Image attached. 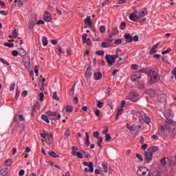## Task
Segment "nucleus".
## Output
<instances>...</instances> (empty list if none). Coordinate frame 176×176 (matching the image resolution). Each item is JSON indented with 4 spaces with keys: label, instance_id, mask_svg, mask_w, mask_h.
Segmentation results:
<instances>
[{
    "label": "nucleus",
    "instance_id": "nucleus-1",
    "mask_svg": "<svg viewBox=\"0 0 176 176\" xmlns=\"http://www.w3.org/2000/svg\"><path fill=\"white\" fill-rule=\"evenodd\" d=\"M164 120L168 124H174L175 122L173 120L174 115L173 114V111L170 109L164 110Z\"/></svg>",
    "mask_w": 176,
    "mask_h": 176
},
{
    "label": "nucleus",
    "instance_id": "nucleus-2",
    "mask_svg": "<svg viewBox=\"0 0 176 176\" xmlns=\"http://www.w3.org/2000/svg\"><path fill=\"white\" fill-rule=\"evenodd\" d=\"M160 130L162 133H166V131H169V135H171V134H175L176 133V122H174V124H171L170 126H161Z\"/></svg>",
    "mask_w": 176,
    "mask_h": 176
},
{
    "label": "nucleus",
    "instance_id": "nucleus-3",
    "mask_svg": "<svg viewBox=\"0 0 176 176\" xmlns=\"http://www.w3.org/2000/svg\"><path fill=\"white\" fill-rule=\"evenodd\" d=\"M46 115H47V116H49V119L50 120H58V119H60L61 118V115H60V113H58V112L57 111H47Z\"/></svg>",
    "mask_w": 176,
    "mask_h": 176
},
{
    "label": "nucleus",
    "instance_id": "nucleus-4",
    "mask_svg": "<svg viewBox=\"0 0 176 176\" xmlns=\"http://www.w3.org/2000/svg\"><path fill=\"white\" fill-rule=\"evenodd\" d=\"M105 60H107V63L108 64V67H112L113 64H115V58L112 56V55L107 54L105 56Z\"/></svg>",
    "mask_w": 176,
    "mask_h": 176
},
{
    "label": "nucleus",
    "instance_id": "nucleus-5",
    "mask_svg": "<svg viewBox=\"0 0 176 176\" xmlns=\"http://www.w3.org/2000/svg\"><path fill=\"white\" fill-rule=\"evenodd\" d=\"M129 100L133 102H137L140 100V94L135 91H133L129 94Z\"/></svg>",
    "mask_w": 176,
    "mask_h": 176
},
{
    "label": "nucleus",
    "instance_id": "nucleus-6",
    "mask_svg": "<svg viewBox=\"0 0 176 176\" xmlns=\"http://www.w3.org/2000/svg\"><path fill=\"white\" fill-rule=\"evenodd\" d=\"M144 156L145 160L147 164L151 163L152 162V159L153 158V154L148 151V150L146 151H144Z\"/></svg>",
    "mask_w": 176,
    "mask_h": 176
},
{
    "label": "nucleus",
    "instance_id": "nucleus-7",
    "mask_svg": "<svg viewBox=\"0 0 176 176\" xmlns=\"http://www.w3.org/2000/svg\"><path fill=\"white\" fill-rule=\"evenodd\" d=\"M82 164L84 166H87V167H89V173H93L94 171V164H93V162H83Z\"/></svg>",
    "mask_w": 176,
    "mask_h": 176
},
{
    "label": "nucleus",
    "instance_id": "nucleus-8",
    "mask_svg": "<svg viewBox=\"0 0 176 176\" xmlns=\"http://www.w3.org/2000/svg\"><path fill=\"white\" fill-rule=\"evenodd\" d=\"M23 63L25 65V68L28 69V68L31 67V61L30 60V57L25 56L23 58Z\"/></svg>",
    "mask_w": 176,
    "mask_h": 176
},
{
    "label": "nucleus",
    "instance_id": "nucleus-9",
    "mask_svg": "<svg viewBox=\"0 0 176 176\" xmlns=\"http://www.w3.org/2000/svg\"><path fill=\"white\" fill-rule=\"evenodd\" d=\"M82 38L83 43H86L87 46H90V45H91V40H90V38H87V34H84Z\"/></svg>",
    "mask_w": 176,
    "mask_h": 176
},
{
    "label": "nucleus",
    "instance_id": "nucleus-10",
    "mask_svg": "<svg viewBox=\"0 0 176 176\" xmlns=\"http://www.w3.org/2000/svg\"><path fill=\"white\" fill-rule=\"evenodd\" d=\"M124 38L126 40V43H131L133 42V36L130 33H125Z\"/></svg>",
    "mask_w": 176,
    "mask_h": 176
},
{
    "label": "nucleus",
    "instance_id": "nucleus-11",
    "mask_svg": "<svg viewBox=\"0 0 176 176\" xmlns=\"http://www.w3.org/2000/svg\"><path fill=\"white\" fill-rule=\"evenodd\" d=\"M52 14H50V12H46L44 14V21L46 23H50V21H52Z\"/></svg>",
    "mask_w": 176,
    "mask_h": 176
},
{
    "label": "nucleus",
    "instance_id": "nucleus-12",
    "mask_svg": "<svg viewBox=\"0 0 176 176\" xmlns=\"http://www.w3.org/2000/svg\"><path fill=\"white\" fill-rule=\"evenodd\" d=\"M141 76H142V74L140 73H136L135 74H133L131 77V80L132 82H135V80H138V79H141Z\"/></svg>",
    "mask_w": 176,
    "mask_h": 176
},
{
    "label": "nucleus",
    "instance_id": "nucleus-13",
    "mask_svg": "<svg viewBox=\"0 0 176 176\" xmlns=\"http://www.w3.org/2000/svg\"><path fill=\"white\" fill-rule=\"evenodd\" d=\"M150 82L151 85H153V83H157L159 82V74L157 73V74L154 75L153 77H151Z\"/></svg>",
    "mask_w": 176,
    "mask_h": 176
},
{
    "label": "nucleus",
    "instance_id": "nucleus-14",
    "mask_svg": "<svg viewBox=\"0 0 176 176\" xmlns=\"http://www.w3.org/2000/svg\"><path fill=\"white\" fill-rule=\"evenodd\" d=\"M146 14H148V10H146V8L140 10L138 13V17H144L146 16Z\"/></svg>",
    "mask_w": 176,
    "mask_h": 176
},
{
    "label": "nucleus",
    "instance_id": "nucleus-15",
    "mask_svg": "<svg viewBox=\"0 0 176 176\" xmlns=\"http://www.w3.org/2000/svg\"><path fill=\"white\" fill-rule=\"evenodd\" d=\"M147 150L148 152H151L153 155V153H155V152H157V151H159V146H151Z\"/></svg>",
    "mask_w": 176,
    "mask_h": 176
},
{
    "label": "nucleus",
    "instance_id": "nucleus-16",
    "mask_svg": "<svg viewBox=\"0 0 176 176\" xmlns=\"http://www.w3.org/2000/svg\"><path fill=\"white\" fill-rule=\"evenodd\" d=\"M85 75V78H91V75H93V73H91V67L88 66Z\"/></svg>",
    "mask_w": 176,
    "mask_h": 176
},
{
    "label": "nucleus",
    "instance_id": "nucleus-17",
    "mask_svg": "<svg viewBox=\"0 0 176 176\" xmlns=\"http://www.w3.org/2000/svg\"><path fill=\"white\" fill-rule=\"evenodd\" d=\"M94 78L95 80H100L102 79V74L101 72H96L94 74Z\"/></svg>",
    "mask_w": 176,
    "mask_h": 176
},
{
    "label": "nucleus",
    "instance_id": "nucleus-18",
    "mask_svg": "<svg viewBox=\"0 0 176 176\" xmlns=\"http://www.w3.org/2000/svg\"><path fill=\"white\" fill-rule=\"evenodd\" d=\"M85 24L87 25H89V27L93 26V23H91V16H88L87 18L84 20Z\"/></svg>",
    "mask_w": 176,
    "mask_h": 176
},
{
    "label": "nucleus",
    "instance_id": "nucleus-19",
    "mask_svg": "<svg viewBox=\"0 0 176 176\" xmlns=\"http://www.w3.org/2000/svg\"><path fill=\"white\" fill-rule=\"evenodd\" d=\"M146 168H147L146 166H139L137 171V175L140 176L143 173V172L146 170Z\"/></svg>",
    "mask_w": 176,
    "mask_h": 176
},
{
    "label": "nucleus",
    "instance_id": "nucleus-20",
    "mask_svg": "<svg viewBox=\"0 0 176 176\" xmlns=\"http://www.w3.org/2000/svg\"><path fill=\"white\" fill-rule=\"evenodd\" d=\"M158 101L159 102H161L162 104L166 102V101H167V99L166 98V95L161 94L158 98Z\"/></svg>",
    "mask_w": 176,
    "mask_h": 176
},
{
    "label": "nucleus",
    "instance_id": "nucleus-21",
    "mask_svg": "<svg viewBox=\"0 0 176 176\" xmlns=\"http://www.w3.org/2000/svg\"><path fill=\"white\" fill-rule=\"evenodd\" d=\"M129 19L132 21H137V19H140V17L138 16V14H134V13H131L129 15Z\"/></svg>",
    "mask_w": 176,
    "mask_h": 176
},
{
    "label": "nucleus",
    "instance_id": "nucleus-22",
    "mask_svg": "<svg viewBox=\"0 0 176 176\" xmlns=\"http://www.w3.org/2000/svg\"><path fill=\"white\" fill-rule=\"evenodd\" d=\"M126 58H127V56H126V54H122L120 55V58L118 61L119 63H122V64H123V63H124L126 61Z\"/></svg>",
    "mask_w": 176,
    "mask_h": 176
},
{
    "label": "nucleus",
    "instance_id": "nucleus-23",
    "mask_svg": "<svg viewBox=\"0 0 176 176\" xmlns=\"http://www.w3.org/2000/svg\"><path fill=\"white\" fill-rule=\"evenodd\" d=\"M86 140L85 142V145H87V146H90V136L89 135V133H85Z\"/></svg>",
    "mask_w": 176,
    "mask_h": 176
},
{
    "label": "nucleus",
    "instance_id": "nucleus-24",
    "mask_svg": "<svg viewBox=\"0 0 176 176\" xmlns=\"http://www.w3.org/2000/svg\"><path fill=\"white\" fill-rule=\"evenodd\" d=\"M41 108V103H39V102H36L32 107V111H36V109H40Z\"/></svg>",
    "mask_w": 176,
    "mask_h": 176
},
{
    "label": "nucleus",
    "instance_id": "nucleus-25",
    "mask_svg": "<svg viewBox=\"0 0 176 176\" xmlns=\"http://www.w3.org/2000/svg\"><path fill=\"white\" fill-rule=\"evenodd\" d=\"M140 176H152L151 170L147 168Z\"/></svg>",
    "mask_w": 176,
    "mask_h": 176
},
{
    "label": "nucleus",
    "instance_id": "nucleus-26",
    "mask_svg": "<svg viewBox=\"0 0 176 176\" xmlns=\"http://www.w3.org/2000/svg\"><path fill=\"white\" fill-rule=\"evenodd\" d=\"M49 156H51V157H60V155H57L56 152L53 151H48Z\"/></svg>",
    "mask_w": 176,
    "mask_h": 176
},
{
    "label": "nucleus",
    "instance_id": "nucleus-27",
    "mask_svg": "<svg viewBox=\"0 0 176 176\" xmlns=\"http://www.w3.org/2000/svg\"><path fill=\"white\" fill-rule=\"evenodd\" d=\"M146 93H148V94H149L150 97H151L152 98H155V91H153V89H148L147 90Z\"/></svg>",
    "mask_w": 176,
    "mask_h": 176
},
{
    "label": "nucleus",
    "instance_id": "nucleus-28",
    "mask_svg": "<svg viewBox=\"0 0 176 176\" xmlns=\"http://www.w3.org/2000/svg\"><path fill=\"white\" fill-rule=\"evenodd\" d=\"M27 52L24 50V49L21 48L19 52V55L21 56V57H24V56H26Z\"/></svg>",
    "mask_w": 176,
    "mask_h": 176
},
{
    "label": "nucleus",
    "instance_id": "nucleus-29",
    "mask_svg": "<svg viewBox=\"0 0 176 176\" xmlns=\"http://www.w3.org/2000/svg\"><path fill=\"white\" fill-rule=\"evenodd\" d=\"M17 36H19V33H17V30H14V31L12 32V34L9 36V38H17Z\"/></svg>",
    "mask_w": 176,
    "mask_h": 176
},
{
    "label": "nucleus",
    "instance_id": "nucleus-30",
    "mask_svg": "<svg viewBox=\"0 0 176 176\" xmlns=\"http://www.w3.org/2000/svg\"><path fill=\"white\" fill-rule=\"evenodd\" d=\"M41 119H42V120L45 122V123H50V120H49L50 118H47V116H46L45 114L42 115Z\"/></svg>",
    "mask_w": 176,
    "mask_h": 176
},
{
    "label": "nucleus",
    "instance_id": "nucleus-31",
    "mask_svg": "<svg viewBox=\"0 0 176 176\" xmlns=\"http://www.w3.org/2000/svg\"><path fill=\"white\" fill-rule=\"evenodd\" d=\"M8 173H9V168H4L1 170V174L3 176L7 175Z\"/></svg>",
    "mask_w": 176,
    "mask_h": 176
},
{
    "label": "nucleus",
    "instance_id": "nucleus-32",
    "mask_svg": "<svg viewBox=\"0 0 176 176\" xmlns=\"http://www.w3.org/2000/svg\"><path fill=\"white\" fill-rule=\"evenodd\" d=\"M72 149V155L73 156H76V153H78V147L73 146Z\"/></svg>",
    "mask_w": 176,
    "mask_h": 176
},
{
    "label": "nucleus",
    "instance_id": "nucleus-33",
    "mask_svg": "<svg viewBox=\"0 0 176 176\" xmlns=\"http://www.w3.org/2000/svg\"><path fill=\"white\" fill-rule=\"evenodd\" d=\"M112 34H110L109 36V38L107 39V43L109 46H112V42H113V40L112 39Z\"/></svg>",
    "mask_w": 176,
    "mask_h": 176
},
{
    "label": "nucleus",
    "instance_id": "nucleus-34",
    "mask_svg": "<svg viewBox=\"0 0 176 176\" xmlns=\"http://www.w3.org/2000/svg\"><path fill=\"white\" fill-rule=\"evenodd\" d=\"M42 138H46L49 135V133L45 130L43 131V133L40 134Z\"/></svg>",
    "mask_w": 176,
    "mask_h": 176
},
{
    "label": "nucleus",
    "instance_id": "nucleus-35",
    "mask_svg": "<svg viewBox=\"0 0 176 176\" xmlns=\"http://www.w3.org/2000/svg\"><path fill=\"white\" fill-rule=\"evenodd\" d=\"M35 25V21H34L33 20H32L28 25V30H32V28H34Z\"/></svg>",
    "mask_w": 176,
    "mask_h": 176
},
{
    "label": "nucleus",
    "instance_id": "nucleus-36",
    "mask_svg": "<svg viewBox=\"0 0 176 176\" xmlns=\"http://www.w3.org/2000/svg\"><path fill=\"white\" fill-rule=\"evenodd\" d=\"M103 166V170L104 173H108V163L107 162H103L102 163Z\"/></svg>",
    "mask_w": 176,
    "mask_h": 176
},
{
    "label": "nucleus",
    "instance_id": "nucleus-37",
    "mask_svg": "<svg viewBox=\"0 0 176 176\" xmlns=\"http://www.w3.org/2000/svg\"><path fill=\"white\" fill-rule=\"evenodd\" d=\"M42 42L43 46H47L48 41L47 38L46 36H43Z\"/></svg>",
    "mask_w": 176,
    "mask_h": 176
},
{
    "label": "nucleus",
    "instance_id": "nucleus-38",
    "mask_svg": "<svg viewBox=\"0 0 176 176\" xmlns=\"http://www.w3.org/2000/svg\"><path fill=\"white\" fill-rule=\"evenodd\" d=\"M74 111V107L70 106V105H67L66 106V112H72Z\"/></svg>",
    "mask_w": 176,
    "mask_h": 176
},
{
    "label": "nucleus",
    "instance_id": "nucleus-39",
    "mask_svg": "<svg viewBox=\"0 0 176 176\" xmlns=\"http://www.w3.org/2000/svg\"><path fill=\"white\" fill-rule=\"evenodd\" d=\"M53 100H56V101H59L60 98L57 96V91H54L52 96Z\"/></svg>",
    "mask_w": 176,
    "mask_h": 176
},
{
    "label": "nucleus",
    "instance_id": "nucleus-40",
    "mask_svg": "<svg viewBox=\"0 0 176 176\" xmlns=\"http://www.w3.org/2000/svg\"><path fill=\"white\" fill-rule=\"evenodd\" d=\"M126 127H127L128 130H130L131 131H135V124L130 126V124H127Z\"/></svg>",
    "mask_w": 176,
    "mask_h": 176
},
{
    "label": "nucleus",
    "instance_id": "nucleus-41",
    "mask_svg": "<svg viewBox=\"0 0 176 176\" xmlns=\"http://www.w3.org/2000/svg\"><path fill=\"white\" fill-rule=\"evenodd\" d=\"M157 74V72H156L155 70H150L148 72V75H149L150 78L155 76V75H156Z\"/></svg>",
    "mask_w": 176,
    "mask_h": 176
},
{
    "label": "nucleus",
    "instance_id": "nucleus-42",
    "mask_svg": "<svg viewBox=\"0 0 176 176\" xmlns=\"http://www.w3.org/2000/svg\"><path fill=\"white\" fill-rule=\"evenodd\" d=\"M4 46H6L7 47H14V44L13 43H4Z\"/></svg>",
    "mask_w": 176,
    "mask_h": 176
},
{
    "label": "nucleus",
    "instance_id": "nucleus-43",
    "mask_svg": "<svg viewBox=\"0 0 176 176\" xmlns=\"http://www.w3.org/2000/svg\"><path fill=\"white\" fill-rule=\"evenodd\" d=\"M94 112L96 116H97L98 118H100V115L101 113V111H100V109H94Z\"/></svg>",
    "mask_w": 176,
    "mask_h": 176
},
{
    "label": "nucleus",
    "instance_id": "nucleus-44",
    "mask_svg": "<svg viewBox=\"0 0 176 176\" xmlns=\"http://www.w3.org/2000/svg\"><path fill=\"white\" fill-rule=\"evenodd\" d=\"M6 166H12L13 161H12V159H8L6 162Z\"/></svg>",
    "mask_w": 176,
    "mask_h": 176
},
{
    "label": "nucleus",
    "instance_id": "nucleus-45",
    "mask_svg": "<svg viewBox=\"0 0 176 176\" xmlns=\"http://www.w3.org/2000/svg\"><path fill=\"white\" fill-rule=\"evenodd\" d=\"M102 144V138L100 137L97 141V145L98 146H99V148H101Z\"/></svg>",
    "mask_w": 176,
    "mask_h": 176
},
{
    "label": "nucleus",
    "instance_id": "nucleus-46",
    "mask_svg": "<svg viewBox=\"0 0 176 176\" xmlns=\"http://www.w3.org/2000/svg\"><path fill=\"white\" fill-rule=\"evenodd\" d=\"M132 113H133V115L135 116H138V118L142 116V113L140 111H132Z\"/></svg>",
    "mask_w": 176,
    "mask_h": 176
},
{
    "label": "nucleus",
    "instance_id": "nucleus-47",
    "mask_svg": "<svg viewBox=\"0 0 176 176\" xmlns=\"http://www.w3.org/2000/svg\"><path fill=\"white\" fill-rule=\"evenodd\" d=\"M81 152L82 153L86 159H89V157L90 156V154L89 153L86 152V151L85 150H81Z\"/></svg>",
    "mask_w": 176,
    "mask_h": 176
},
{
    "label": "nucleus",
    "instance_id": "nucleus-48",
    "mask_svg": "<svg viewBox=\"0 0 176 176\" xmlns=\"http://www.w3.org/2000/svg\"><path fill=\"white\" fill-rule=\"evenodd\" d=\"M47 141L48 144H52V141H53V135L50 134L47 135Z\"/></svg>",
    "mask_w": 176,
    "mask_h": 176
},
{
    "label": "nucleus",
    "instance_id": "nucleus-49",
    "mask_svg": "<svg viewBox=\"0 0 176 176\" xmlns=\"http://www.w3.org/2000/svg\"><path fill=\"white\" fill-rule=\"evenodd\" d=\"M119 32V30H118V28H115L113 29L111 35L113 36V35H116V34H118Z\"/></svg>",
    "mask_w": 176,
    "mask_h": 176
},
{
    "label": "nucleus",
    "instance_id": "nucleus-50",
    "mask_svg": "<svg viewBox=\"0 0 176 176\" xmlns=\"http://www.w3.org/2000/svg\"><path fill=\"white\" fill-rule=\"evenodd\" d=\"M112 140V137L111 136V134L107 133L105 135V141H111Z\"/></svg>",
    "mask_w": 176,
    "mask_h": 176
},
{
    "label": "nucleus",
    "instance_id": "nucleus-51",
    "mask_svg": "<svg viewBox=\"0 0 176 176\" xmlns=\"http://www.w3.org/2000/svg\"><path fill=\"white\" fill-rule=\"evenodd\" d=\"M120 30H126V22L122 21L120 25Z\"/></svg>",
    "mask_w": 176,
    "mask_h": 176
},
{
    "label": "nucleus",
    "instance_id": "nucleus-52",
    "mask_svg": "<svg viewBox=\"0 0 176 176\" xmlns=\"http://www.w3.org/2000/svg\"><path fill=\"white\" fill-rule=\"evenodd\" d=\"M135 131H136V133H140L141 131V125L136 126L135 124Z\"/></svg>",
    "mask_w": 176,
    "mask_h": 176
},
{
    "label": "nucleus",
    "instance_id": "nucleus-53",
    "mask_svg": "<svg viewBox=\"0 0 176 176\" xmlns=\"http://www.w3.org/2000/svg\"><path fill=\"white\" fill-rule=\"evenodd\" d=\"M160 163L162 164V166H166L167 164V162L166 161V157H163L160 160Z\"/></svg>",
    "mask_w": 176,
    "mask_h": 176
},
{
    "label": "nucleus",
    "instance_id": "nucleus-54",
    "mask_svg": "<svg viewBox=\"0 0 176 176\" xmlns=\"http://www.w3.org/2000/svg\"><path fill=\"white\" fill-rule=\"evenodd\" d=\"M97 107L98 108H102V107H104V102H101L100 100H98L97 102Z\"/></svg>",
    "mask_w": 176,
    "mask_h": 176
},
{
    "label": "nucleus",
    "instance_id": "nucleus-55",
    "mask_svg": "<svg viewBox=\"0 0 176 176\" xmlns=\"http://www.w3.org/2000/svg\"><path fill=\"white\" fill-rule=\"evenodd\" d=\"M76 156H77L78 159H83V154L82 152H77Z\"/></svg>",
    "mask_w": 176,
    "mask_h": 176
},
{
    "label": "nucleus",
    "instance_id": "nucleus-56",
    "mask_svg": "<svg viewBox=\"0 0 176 176\" xmlns=\"http://www.w3.org/2000/svg\"><path fill=\"white\" fill-rule=\"evenodd\" d=\"M96 54H97V56H104V50L96 51Z\"/></svg>",
    "mask_w": 176,
    "mask_h": 176
},
{
    "label": "nucleus",
    "instance_id": "nucleus-57",
    "mask_svg": "<svg viewBox=\"0 0 176 176\" xmlns=\"http://www.w3.org/2000/svg\"><path fill=\"white\" fill-rule=\"evenodd\" d=\"M144 122L146 124H149L151 123V118L148 116H144Z\"/></svg>",
    "mask_w": 176,
    "mask_h": 176
},
{
    "label": "nucleus",
    "instance_id": "nucleus-58",
    "mask_svg": "<svg viewBox=\"0 0 176 176\" xmlns=\"http://www.w3.org/2000/svg\"><path fill=\"white\" fill-rule=\"evenodd\" d=\"M56 49L58 51L59 54H64V51H63V48H61V47L58 46L56 47Z\"/></svg>",
    "mask_w": 176,
    "mask_h": 176
},
{
    "label": "nucleus",
    "instance_id": "nucleus-59",
    "mask_svg": "<svg viewBox=\"0 0 176 176\" xmlns=\"http://www.w3.org/2000/svg\"><path fill=\"white\" fill-rule=\"evenodd\" d=\"M0 14H2V16H8V10H1L0 11Z\"/></svg>",
    "mask_w": 176,
    "mask_h": 176
},
{
    "label": "nucleus",
    "instance_id": "nucleus-60",
    "mask_svg": "<svg viewBox=\"0 0 176 176\" xmlns=\"http://www.w3.org/2000/svg\"><path fill=\"white\" fill-rule=\"evenodd\" d=\"M93 136L94 137V138H99L100 133H98V131H94L93 133Z\"/></svg>",
    "mask_w": 176,
    "mask_h": 176
},
{
    "label": "nucleus",
    "instance_id": "nucleus-61",
    "mask_svg": "<svg viewBox=\"0 0 176 176\" xmlns=\"http://www.w3.org/2000/svg\"><path fill=\"white\" fill-rule=\"evenodd\" d=\"M100 32H101V34H104V32H105V26L101 25L100 27Z\"/></svg>",
    "mask_w": 176,
    "mask_h": 176
},
{
    "label": "nucleus",
    "instance_id": "nucleus-62",
    "mask_svg": "<svg viewBox=\"0 0 176 176\" xmlns=\"http://www.w3.org/2000/svg\"><path fill=\"white\" fill-rule=\"evenodd\" d=\"M39 98H40V101H43V97H45V94H43V92H41L39 94Z\"/></svg>",
    "mask_w": 176,
    "mask_h": 176
},
{
    "label": "nucleus",
    "instance_id": "nucleus-63",
    "mask_svg": "<svg viewBox=\"0 0 176 176\" xmlns=\"http://www.w3.org/2000/svg\"><path fill=\"white\" fill-rule=\"evenodd\" d=\"M116 45H122V38H118L115 41Z\"/></svg>",
    "mask_w": 176,
    "mask_h": 176
},
{
    "label": "nucleus",
    "instance_id": "nucleus-64",
    "mask_svg": "<svg viewBox=\"0 0 176 176\" xmlns=\"http://www.w3.org/2000/svg\"><path fill=\"white\" fill-rule=\"evenodd\" d=\"M171 48H168L167 50L163 51L162 52V54L164 55V54H168V53H170L171 52Z\"/></svg>",
    "mask_w": 176,
    "mask_h": 176
}]
</instances>
